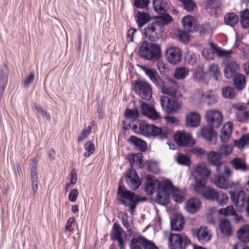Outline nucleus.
Segmentation results:
<instances>
[{
	"label": "nucleus",
	"mask_w": 249,
	"mask_h": 249,
	"mask_svg": "<svg viewBox=\"0 0 249 249\" xmlns=\"http://www.w3.org/2000/svg\"><path fill=\"white\" fill-rule=\"evenodd\" d=\"M160 23L155 21L148 24L144 31V35L149 40L156 41L160 36Z\"/></svg>",
	"instance_id": "obj_9"
},
{
	"label": "nucleus",
	"mask_w": 249,
	"mask_h": 249,
	"mask_svg": "<svg viewBox=\"0 0 249 249\" xmlns=\"http://www.w3.org/2000/svg\"><path fill=\"white\" fill-rule=\"evenodd\" d=\"M8 80V75L6 72L3 71H0V100L2 97L3 94L6 89Z\"/></svg>",
	"instance_id": "obj_42"
},
{
	"label": "nucleus",
	"mask_w": 249,
	"mask_h": 249,
	"mask_svg": "<svg viewBox=\"0 0 249 249\" xmlns=\"http://www.w3.org/2000/svg\"><path fill=\"white\" fill-rule=\"evenodd\" d=\"M219 228L221 232L225 236H230L232 234V228L230 221L227 219H222L220 221Z\"/></svg>",
	"instance_id": "obj_33"
},
{
	"label": "nucleus",
	"mask_w": 249,
	"mask_h": 249,
	"mask_svg": "<svg viewBox=\"0 0 249 249\" xmlns=\"http://www.w3.org/2000/svg\"><path fill=\"white\" fill-rule=\"evenodd\" d=\"M222 95L225 98L233 99L235 96V90L232 87L227 86L222 89Z\"/></svg>",
	"instance_id": "obj_51"
},
{
	"label": "nucleus",
	"mask_w": 249,
	"mask_h": 249,
	"mask_svg": "<svg viewBox=\"0 0 249 249\" xmlns=\"http://www.w3.org/2000/svg\"><path fill=\"white\" fill-rule=\"evenodd\" d=\"M142 69L154 84L157 87L160 86V84L162 81L159 78L158 73L155 70L147 68L145 67H142Z\"/></svg>",
	"instance_id": "obj_27"
},
{
	"label": "nucleus",
	"mask_w": 249,
	"mask_h": 249,
	"mask_svg": "<svg viewBox=\"0 0 249 249\" xmlns=\"http://www.w3.org/2000/svg\"><path fill=\"white\" fill-rule=\"evenodd\" d=\"M184 220L181 216H177L171 220V228L173 230L179 231L183 229Z\"/></svg>",
	"instance_id": "obj_40"
},
{
	"label": "nucleus",
	"mask_w": 249,
	"mask_h": 249,
	"mask_svg": "<svg viewBox=\"0 0 249 249\" xmlns=\"http://www.w3.org/2000/svg\"><path fill=\"white\" fill-rule=\"evenodd\" d=\"M202 97L209 105L213 104L217 102V96L211 90L203 93Z\"/></svg>",
	"instance_id": "obj_47"
},
{
	"label": "nucleus",
	"mask_w": 249,
	"mask_h": 249,
	"mask_svg": "<svg viewBox=\"0 0 249 249\" xmlns=\"http://www.w3.org/2000/svg\"><path fill=\"white\" fill-rule=\"evenodd\" d=\"M232 127L233 124L231 122H228L224 125L220 135L221 140L222 142H226L228 141L232 133Z\"/></svg>",
	"instance_id": "obj_28"
},
{
	"label": "nucleus",
	"mask_w": 249,
	"mask_h": 249,
	"mask_svg": "<svg viewBox=\"0 0 249 249\" xmlns=\"http://www.w3.org/2000/svg\"><path fill=\"white\" fill-rule=\"evenodd\" d=\"M160 102L163 109L168 113L176 112L182 107V104L178 100L170 99L167 96H161Z\"/></svg>",
	"instance_id": "obj_8"
},
{
	"label": "nucleus",
	"mask_w": 249,
	"mask_h": 249,
	"mask_svg": "<svg viewBox=\"0 0 249 249\" xmlns=\"http://www.w3.org/2000/svg\"><path fill=\"white\" fill-rule=\"evenodd\" d=\"M157 67L161 74H165L168 71V64L161 60L158 61Z\"/></svg>",
	"instance_id": "obj_60"
},
{
	"label": "nucleus",
	"mask_w": 249,
	"mask_h": 249,
	"mask_svg": "<svg viewBox=\"0 0 249 249\" xmlns=\"http://www.w3.org/2000/svg\"><path fill=\"white\" fill-rule=\"evenodd\" d=\"M189 70L188 69L185 67H179L176 68L174 76L178 80L184 79L189 75Z\"/></svg>",
	"instance_id": "obj_46"
},
{
	"label": "nucleus",
	"mask_w": 249,
	"mask_h": 249,
	"mask_svg": "<svg viewBox=\"0 0 249 249\" xmlns=\"http://www.w3.org/2000/svg\"><path fill=\"white\" fill-rule=\"evenodd\" d=\"M175 35L178 39L182 42H186L189 39V35L185 31L177 30L175 31Z\"/></svg>",
	"instance_id": "obj_54"
},
{
	"label": "nucleus",
	"mask_w": 249,
	"mask_h": 249,
	"mask_svg": "<svg viewBox=\"0 0 249 249\" xmlns=\"http://www.w3.org/2000/svg\"><path fill=\"white\" fill-rule=\"evenodd\" d=\"M165 55L168 61L173 65L178 64L181 59V50L175 46H170L167 48Z\"/></svg>",
	"instance_id": "obj_13"
},
{
	"label": "nucleus",
	"mask_w": 249,
	"mask_h": 249,
	"mask_svg": "<svg viewBox=\"0 0 249 249\" xmlns=\"http://www.w3.org/2000/svg\"><path fill=\"white\" fill-rule=\"evenodd\" d=\"M173 189V184L170 181L160 182L153 177L147 175L144 191L147 195H152L157 192L155 201L161 205L169 203V193Z\"/></svg>",
	"instance_id": "obj_1"
},
{
	"label": "nucleus",
	"mask_w": 249,
	"mask_h": 249,
	"mask_svg": "<svg viewBox=\"0 0 249 249\" xmlns=\"http://www.w3.org/2000/svg\"><path fill=\"white\" fill-rule=\"evenodd\" d=\"M175 141L179 146H191L195 144L191 135L185 131H178L174 135Z\"/></svg>",
	"instance_id": "obj_12"
},
{
	"label": "nucleus",
	"mask_w": 249,
	"mask_h": 249,
	"mask_svg": "<svg viewBox=\"0 0 249 249\" xmlns=\"http://www.w3.org/2000/svg\"><path fill=\"white\" fill-rule=\"evenodd\" d=\"M213 127L210 126L204 127L201 129L202 136L206 140L210 142L213 137L215 136Z\"/></svg>",
	"instance_id": "obj_43"
},
{
	"label": "nucleus",
	"mask_w": 249,
	"mask_h": 249,
	"mask_svg": "<svg viewBox=\"0 0 249 249\" xmlns=\"http://www.w3.org/2000/svg\"><path fill=\"white\" fill-rule=\"evenodd\" d=\"M239 21L238 17L234 13L227 14L224 17V22L225 24L234 27Z\"/></svg>",
	"instance_id": "obj_35"
},
{
	"label": "nucleus",
	"mask_w": 249,
	"mask_h": 249,
	"mask_svg": "<svg viewBox=\"0 0 249 249\" xmlns=\"http://www.w3.org/2000/svg\"><path fill=\"white\" fill-rule=\"evenodd\" d=\"M141 110L144 116L153 120L160 118V114L155 108L147 104L142 103L141 106Z\"/></svg>",
	"instance_id": "obj_17"
},
{
	"label": "nucleus",
	"mask_w": 249,
	"mask_h": 249,
	"mask_svg": "<svg viewBox=\"0 0 249 249\" xmlns=\"http://www.w3.org/2000/svg\"><path fill=\"white\" fill-rule=\"evenodd\" d=\"M233 146L232 145H224L220 147L219 149L220 155L228 156L231 154L233 150Z\"/></svg>",
	"instance_id": "obj_61"
},
{
	"label": "nucleus",
	"mask_w": 249,
	"mask_h": 249,
	"mask_svg": "<svg viewBox=\"0 0 249 249\" xmlns=\"http://www.w3.org/2000/svg\"><path fill=\"white\" fill-rule=\"evenodd\" d=\"M194 191L206 199L211 200H215L218 193L213 189L206 186L205 182L198 178H196V184L194 186Z\"/></svg>",
	"instance_id": "obj_4"
},
{
	"label": "nucleus",
	"mask_w": 249,
	"mask_h": 249,
	"mask_svg": "<svg viewBox=\"0 0 249 249\" xmlns=\"http://www.w3.org/2000/svg\"><path fill=\"white\" fill-rule=\"evenodd\" d=\"M150 18L149 15L147 13L144 12H138L136 21L138 26L140 28L142 27L149 21Z\"/></svg>",
	"instance_id": "obj_41"
},
{
	"label": "nucleus",
	"mask_w": 249,
	"mask_h": 249,
	"mask_svg": "<svg viewBox=\"0 0 249 249\" xmlns=\"http://www.w3.org/2000/svg\"><path fill=\"white\" fill-rule=\"evenodd\" d=\"M229 197L227 194L219 192L217 193L215 200H216L219 205L223 206L227 203Z\"/></svg>",
	"instance_id": "obj_58"
},
{
	"label": "nucleus",
	"mask_w": 249,
	"mask_h": 249,
	"mask_svg": "<svg viewBox=\"0 0 249 249\" xmlns=\"http://www.w3.org/2000/svg\"><path fill=\"white\" fill-rule=\"evenodd\" d=\"M84 149L86 152L84 154L85 157H90L95 151L94 145L90 142H87L84 145Z\"/></svg>",
	"instance_id": "obj_53"
},
{
	"label": "nucleus",
	"mask_w": 249,
	"mask_h": 249,
	"mask_svg": "<svg viewBox=\"0 0 249 249\" xmlns=\"http://www.w3.org/2000/svg\"><path fill=\"white\" fill-rule=\"evenodd\" d=\"M239 69V65L234 61L229 62L224 69V74L227 79L233 78L236 74Z\"/></svg>",
	"instance_id": "obj_22"
},
{
	"label": "nucleus",
	"mask_w": 249,
	"mask_h": 249,
	"mask_svg": "<svg viewBox=\"0 0 249 249\" xmlns=\"http://www.w3.org/2000/svg\"><path fill=\"white\" fill-rule=\"evenodd\" d=\"M155 11L160 14H164L166 11V2L164 0H153Z\"/></svg>",
	"instance_id": "obj_38"
},
{
	"label": "nucleus",
	"mask_w": 249,
	"mask_h": 249,
	"mask_svg": "<svg viewBox=\"0 0 249 249\" xmlns=\"http://www.w3.org/2000/svg\"><path fill=\"white\" fill-rule=\"evenodd\" d=\"M151 125L146 123L142 120H138L136 123L133 124V130L137 133L142 134L146 137H150V132L151 130Z\"/></svg>",
	"instance_id": "obj_15"
},
{
	"label": "nucleus",
	"mask_w": 249,
	"mask_h": 249,
	"mask_svg": "<svg viewBox=\"0 0 249 249\" xmlns=\"http://www.w3.org/2000/svg\"><path fill=\"white\" fill-rule=\"evenodd\" d=\"M177 160L178 164L182 165H188L191 163L189 158L187 156L182 154L178 155Z\"/></svg>",
	"instance_id": "obj_64"
},
{
	"label": "nucleus",
	"mask_w": 249,
	"mask_h": 249,
	"mask_svg": "<svg viewBox=\"0 0 249 249\" xmlns=\"http://www.w3.org/2000/svg\"><path fill=\"white\" fill-rule=\"evenodd\" d=\"M235 210L232 206H229L226 208H222L219 210V213L224 216L232 215L235 214Z\"/></svg>",
	"instance_id": "obj_62"
},
{
	"label": "nucleus",
	"mask_w": 249,
	"mask_h": 249,
	"mask_svg": "<svg viewBox=\"0 0 249 249\" xmlns=\"http://www.w3.org/2000/svg\"><path fill=\"white\" fill-rule=\"evenodd\" d=\"M183 4L184 9L188 12L193 11L196 7V3L193 0H179Z\"/></svg>",
	"instance_id": "obj_52"
},
{
	"label": "nucleus",
	"mask_w": 249,
	"mask_h": 249,
	"mask_svg": "<svg viewBox=\"0 0 249 249\" xmlns=\"http://www.w3.org/2000/svg\"><path fill=\"white\" fill-rule=\"evenodd\" d=\"M195 171L197 174L196 177V178H198L200 180H203L206 183V179L208 178L211 175L210 170L205 164L197 165L196 167Z\"/></svg>",
	"instance_id": "obj_21"
},
{
	"label": "nucleus",
	"mask_w": 249,
	"mask_h": 249,
	"mask_svg": "<svg viewBox=\"0 0 249 249\" xmlns=\"http://www.w3.org/2000/svg\"><path fill=\"white\" fill-rule=\"evenodd\" d=\"M129 162L131 166H134L136 164L139 168L143 167L142 157V154H136L135 155H131L129 158Z\"/></svg>",
	"instance_id": "obj_48"
},
{
	"label": "nucleus",
	"mask_w": 249,
	"mask_h": 249,
	"mask_svg": "<svg viewBox=\"0 0 249 249\" xmlns=\"http://www.w3.org/2000/svg\"><path fill=\"white\" fill-rule=\"evenodd\" d=\"M237 236L242 242H249V225L242 226L237 231Z\"/></svg>",
	"instance_id": "obj_31"
},
{
	"label": "nucleus",
	"mask_w": 249,
	"mask_h": 249,
	"mask_svg": "<svg viewBox=\"0 0 249 249\" xmlns=\"http://www.w3.org/2000/svg\"><path fill=\"white\" fill-rule=\"evenodd\" d=\"M231 199L237 207L242 208L246 202V195L243 191H240L238 193L230 192Z\"/></svg>",
	"instance_id": "obj_19"
},
{
	"label": "nucleus",
	"mask_w": 249,
	"mask_h": 249,
	"mask_svg": "<svg viewBox=\"0 0 249 249\" xmlns=\"http://www.w3.org/2000/svg\"><path fill=\"white\" fill-rule=\"evenodd\" d=\"M240 23L243 28H249V10L246 9L240 12Z\"/></svg>",
	"instance_id": "obj_44"
},
{
	"label": "nucleus",
	"mask_w": 249,
	"mask_h": 249,
	"mask_svg": "<svg viewBox=\"0 0 249 249\" xmlns=\"http://www.w3.org/2000/svg\"><path fill=\"white\" fill-rule=\"evenodd\" d=\"M135 92L142 99L145 100H150L152 97V88L151 85L142 80L135 81L134 85Z\"/></svg>",
	"instance_id": "obj_5"
},
{
	"label": "nucleus",
	"mask_w": 249,
	"mask_h": 249,
	"mask_svg": "<svg viewBox=\"0 0 249 249\" xmlns=\"http://www.w3.org/2000/svg\"><path fill=\"white\" fill-rule=\"evenodd\" d=\"M186 124L192 127H197L200 123V116L196 112L189 113L186 117Z\"/></svg>",
	"instance_id": "obj_25"
},
{
	"label": "nucleus",
	"mask_w": 249,
	"mask_h": 249,
	"mask_svg": "<svg viewBox=\"0 0 249 249\" xmlns=\"http://www.w3.org/2000/svg\"><path fill=\"white\" fill-rule=\"evenodd\" d=\"M212 182L218 188L223 189L229 188V182L225 177L216 175L212 178Z\"/></svg>",
	"instance_id": "obj_32"
},
{
	"label": "nucleus",
	"mask_w": 249,
	"mask_h": 249,
	"mask_svg": "<svg viewBox=\"0 0 249 249\" xmlns=\"http://www.w3.org/2000/svg\"><path fill=\"white\" fill-rule=\"evenodd\" d=\"M118 199L121 204L128 207L129 210L132 214L136 207L137 202L140 201L137 195L126 190L121 185L118 187Z\"/></svg>",
	"instance_id": "obj_3"
},
{
	"label": "nucleus",
	"mask_w": 249,
	"mask_h": 249,
	"mask_svg": "<svg viewBox=\"0 0 249 249\" xmlns=\"http://www.w3.org/2000/svg\"><path fill=\"white\" fill-rule=\"evenodd\" d=\"M207 159L209 163L216 166L217 172L220 173L219 171L221 166V155L219 153L212 151L208 154Z\"/></svg>",
	"instance_id": "obj_24"
},
{
	"label": "nucleus",
	"mask_w": 249,
	"mask_h": 249,
	"mask_svg": "<svg viewBox=\"0 0 249 249\" xmlns=\"http://www.w3.org/2000/svg\"><path fill=\"white\" fill-rule=\"evenodd\" d=\"M205 117L209 126L213 128L219 127L223 121V115L219 110L210 109L206 112Z\"/></svg>",
	"instance_id": "obj_7"
},
{
	"label": "nucleus",
	"mask_w": 249,
	"mask_h": 249,
	"mask_svg": "<svg viewBox=\"0 0 249 249\" xmlns=\"http://www.w3.org/2000/svg\"><path fill=\"white\" fill-rule=\"evenodd\" d=\"M221 2L218 0H208L206 5V9H211L210 13L212 15L217 16L221 12Z\"/></svg>",
	"instance_id": "obj_23"
},
{
	"label": "nucleus",
	"mask_w": 249,
	"mask_h": 249,
	"mask_svg": "<svg viewBox=\"0 0 249 249\" xmlns=\"http://www.w3.org/2000/svg\"><path fill=\"white\" fill-rule=\"evenodd\" d=\"M235 143L238 147H243L249 143V136L248 135H243L239 140L236 141Z\"/></svg>",
	"instance_id": "obj_63"
},
{
	"label": "nucleus",
	"mask_w": 249,
	"mask_h": 249,
	"mask_svg": "<svg viewBox=\"0 0 249 249\" xmlns=\"http://www.w3.org/2000/svg\"><path fill=\"white\" fill-rule=\"evenodd\" d=\"M30 176L32 184L33 195L36 196L38 189V177L37 173V163L34 160L31 167Z\"/></svg>",
	"instance_id": "obj_20"
},
{
	"label": "nucleus",
	"mask_w": 249,
	"mask_h": 249,
	"mask_svg": "<svg viewBox=\"0 0 249 249\" xmlns=\"http://www.w3.org/2000/svg\"><path fill=\"white\" fill-rule=\"evenodd\" d=\"M170 133V130L166 128L163 127L162 128L161 127H157L155 125H152L151 130L150 132V137H156L159 136L160 139H164L168 137V135Z\"/></svg>",
	"instance_id": "obj_26"
},
{
	"label": "nucleus",
	"mask_w": 249,
	"mask_h": 249,
	"mask_svg": "<svg viewBox=\"0 0 249 249\" xmlns=\"http://www.w3.org/2000/svg\"><path fill=\"white\" fill-rule=\"evenodd\" d=\"M232 166L237 170L244 171L246 169L247 165L244 160L236 158L231 161Z\"/></svg>",
	"instance_id": "obj_45"
},
{
	"label": "nucleus",
	"mask_w": 249,
	"mask_h": 249,
	"mask_svg": "<svg viewBox=\"0 0 249 249\" xmlns=\"http://www.w3.org/2000/svg\"><path fill=\"white\" fill-rule=\"evenodd\" d=\"M234 86L239 90H242L246 87L245 77L242 74L238 73L233 78Z\"/></svg>",
	"instance_id": "obj_37"
},
{
	"label": "nucleus",
	"mask_w": 249,
	"mask_h": 249,
	"mask_svg": "<svg viewBox=\"0 0 249 249\" xmlns=\"http://www.w3.org/2000/svg\"><path fill=\"white\" fill-rule=\"evenodd\" d=\"M171 194H172L173 199L177 203H181L185 199L183 193L176 189L173 185V189L169 193V203L170 202V197Z\"/></svg>",
	"instance_id": "obj_36"
},
{
	"label": "nucleus",
	"mask_w": 249,
	"mask_h": 249,
	"mask_svg": "<svg viewBox=\"0 0 249 249\" xmlns=\"http://www.w3.org/2000/svg\"><path fill=\"white\" fill-rule=\"evenodd\" d=\"M123 230L120 225L114 223L112 228V236L114 239L116 240L119 244H122L123 239L122 238Z\"/></svg>",
	"instance_id": "obj_34"
},
{
	"label": "nucleus",
	"mask_w": 249,
	"mask_h": 249,
	"mask_svg": "<svg viewBox=\"0 0 249 249\" xmlns=\"http://www.w3.org/2000/svg\"><path fill=\"white\" fill-rule=\"evenodd\" d=\"M172 20V17L169 15L166 14L158 18L155 21L160 23V27L161 28L165 25L170 23Z\"/></svg>",
	"instance_id": "obj_56"
},
{
	"label": "nucleus",
	"mask_w": 249,
	"mask_h": 249,
	"mask_svg": "<svg viewBox=\"0 0 249 249\" xmlns=\"http://www.w3.org/2000/svg\"><path fill=\"white\" fill-rule=\"evenodd\" d=\"M125 116L126 118L132 119L134 122L138 121L139 116V111L137 109H127L125 112Z\"/></svg>",
	"instance_id": "obj_50"
},
{
	"label": "nucleus",
	"mask_w": 249,
	"mask_h": 249,
	"mask_svg": "<svg viewBox=\"0 0 249 249\" xmlns=\"http://www.w3.org/2000/svg\"><path fill=\"white\" fill-rule=\"evenodd\" d=\"M139 54L145 60L156 61L161 56L160 47L159 45L149 43L148 41H144L140 46Z\"/></svg>",
	"instance_id": "obj_2"
},
{
	"label": "nucleus",
	"mask_w": 249,
	"mask_h": 249,
	"mask_svg": "<svg viewBox=\"0 0 249 249\" xmlns=\"http://www.w3.org/2000/svg\"><path fill=\"white\" fill-rule=\"evenodd\" d=\"M191 243L187 236L178 233H171L168 238V245L170 249H183Z\"/></svg>",
	"instance_id": "obj_6"
},
{
	"label": "nucleus",
	"mask_w": 249,
	"mask_h": 249,
	"mask_svg": "<svg viewBox=\"0 0 249 249\" xmlns=\"http://www.w3.org/2000/svg\"><path fill=\"white\" fill-rule=\"evenodd\" d=\"M200 206V201L198 199L193 198L187 201L185 208L188 212L194 213L199 210Z\"/></svg>",
	"instance_id": "obj_29"
},
{
	"label": "nucleus",
	"mask_w": 249,
	"mask_h": 249,
	"mask_svg": "<svg viewBox=\"0 0 249 249\" xmlns=\"http://www.w3.org/2000/svg\"><path fill=\"white\" fill-rule=\"evenodd\" d=\"M243 106L238 107L239 111L236 113L238 120L240 121H244L249 118V112L244 109Z\"/></svg>",
	"instance_id": "obj_57"
},
{
	"label": "nucleus",
	"mask_w": 249,
	"mask_h": 249,
	"mask_svg": "<svg viewBox=\"0 0 249 249\" xmlns=\"http://www.w3.org/2000/svg\"><path fill=\"white\" fill-rule=\"evenodd\" d=\"M233 47L235 48L238 49L242 52L244 56H246L247 55L246 47L244 44L241 42V40L237 35L236 36L235 42L234 44Z\"/></svg>",
	"instance_id": "obj_59"
},
{
	"label": "nucleus",
	"mask_w": 249,
	"mask_h": 249,
	"mask_svg": "<svg viewBox=\"0 0 249 249\" xmlns=\"http://www.w3.org/2000/svg\"><path fill=\"white\" fill-rule=\"evenodd\" d=\"M160 85V86L158 87V88L161 89L163 94L172 97L176 96L178 89V85L174 80L171 79H167L162 81Z\"/></svg>",
	"instance_id": "obj_10"
},
{
	"label": "nucleus",
	"mask_w": 249,
	"mask_h": 249,
	"mask_svg": "<svg viewBox=\"0 0 249 249\" xmlns=\"http://www.w3.org/2000/svg\"><path fill=\"white\" fill-rule=\"evenodd\" d=\"M181 22L184 29L189 32H193L197 30L196 19L193 16L188 15L184 17Z\"/></svg>",
	"instance_id": "obj_18"
},
{
	"label": "nucleus",
	"mask_w": 249,
	"mask_h": 249,
	"mask_svg": "<svg viewBox=\"0 0 249 249\" xmlns=\"http://www.w3.org/2000/svg\"><path fill=\"white\" fill-rule=\"evenodd\" d=\"M158 249V247L152 241L142 236H139L131 241V249Z\"/></svg>",
	"instance_id": "obj_11"
},
{
	"label": "nucleus",
	"mask_w": 249,
	"mask_h": 249,
	"mask_svg": "<svg viewBox=\"0 0 249 249\" xmlns=\"http://www.w3.org/2000/svg\"><path fill=\"white\" fill-rule=\"evenodd\" d=\"M209 71L215 80H218L221 78V74L218 66L215 64L210 65Z\"/></svg>",
	"instance_id": "obj_49"
},
{
	"label": "nucleus",
	"mask_w": 249,
	"mask_h": 249,
	"mask_svg": "<svg viewBox=\"0 0 249 249\" xmlns=\"http://www.w3.org/2000/svg\"><path fill=\"white\" fill-rule=\"evenodd\" d=\"M34 108L37 113L40 114L44 118L47 120L51 119V115L46 108L37 104L34 105Z\"/></svg>",
	"instance_id": "obj_55"
},
{
	"label": "nucleus",
	"mask_w": 249,
	"mask_h": 249,
	"mask_svg": "<svg viewBox=\"0 0 249 249\" xmlns=\"http://www.w3.org/2000/svg\"><path fill=\"white\" fill-rule=\"evenodd\" d=\"M193 234L196 236L198 241L204 244L210 240L211 235L207 228L201 227L197 230L193 231Z\"/></svg>",
	"instance_id": "obj_16"
},
{
	"label": "nucleus",
	"mask_w": 249,
	"mask_h": 249,
	"mask_svg": "<svg viewBox=\"0 0 249 249\" xmlns=\"http://www.w3.org/2000/svg\"><path fill=\"white\" fill-rule=\"evenodd\" d=\"M128 141L130 143L134 145L142 151L145 150L146 148V143L136 137L131 136Z\"/></svg>",
	"instance_id": "obj_39"
},
{
	"label": "nucleus",
	"mask_w": 249,
	"mask_h": 249,
	"mask_svg": "<svg viewBox=\"0 0 249 249\" xmlns=\"http://www.w3.org/2000/svg\"><path fill=\"white\" fill-rule=\"evenodd\" d=\"M125 180L129 188L132 190L137 189L141 185L139 177L136 171L133 169H130L127 172Z\"/></svg>",
	"instance_id": "obj_14"
},
{
	"label": "nucleus",
	"mask_w": 249,
	"mask_h": 249,
	"mask_svg": "<svg viewBox=\"0 0 249 249\" xmlns=\"http://www.w3.org/2000/svg\"><path fill=\"white\" fill-rule=\"evenodd\" d=\"M211 48L213 50L214 53H215L217 56L223 58L228 59L230 57L231 54L233 53L231 50H225L218 47L217 45L213 42L210 43Z\"/></svg>",
	"instance_id": "obj_30"
}]
</instances>
